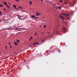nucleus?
<instances>
[{
    "mask_svg": "<svg viewBox=\"0 0 77 77\" xmlns=\"http://www.w3.org/2000/svg\"><path fill=\"white\" fill-rule=\"evenodd\" d=\"M62 31L63 32H65L66 31V28L64 26H63V28L62 29Z\"/></svg>",
    "mask_w": 77,
    "mask_h": 77,
    "instance_id": "obj_1",
    "label": "nucleus"
},
{
    "mask_svg": "<svg viewBox=\"0 0 77 77\" xmlns=\"http://www.w3.org/2000/svg\"><path fill=\"white\" fill-rule=\"evenodd\" d=\"M61 15H63L65 16H66V17H68L69 15V14H65V13H61Z\"/></svg>",
    "mask_w": 77,
    "mask_h": 77,
    "instance_id": "obj_2",
    "label": "nucleus"
},
{
    "mask_svg": "<svg viewBox=\"0 0 77 77\" xmlns=\"http://www.w3.org/2000/svg\"><path fill=\"white\" fill-rule=\"evenodd\" d=\"M74 4H75V1H73V3L72 4H71L70 5V7L73 6H74V5H74Z\"/></svg>",
    "mask_w": 77,
    "mask_h": 77,
    "instance_id": "obj_3",
    "label": "nucleus"
},
{
    "mask_svg": "<svg viewBox=\"0 0 77 77\" xmlns=\"http://www.w3.org/2000/svg\"><path fill=\"white\" fill-rule=\"evenodd\" d=\"M35 15L36 16H39L41 15V13H39L38 12L36 13H35Z\"/></svg>",
    "mask_w": 77,
    "mask_h": 77,
    "instance_id": "obj_4",
    "label": "nucleus"
},
{
    "mask_svg": "<svg viewBox=\"0 0 77 77\" xmlns=\"http://www.w3.org/2000/svg\"><path fill=\"white\" fill-rule=\"evenodd\" d=\"M15 29L16 30H18V31H21V30L20 29V28H19L17 27H16Z\"/></svg>",
    "mask_w": 77,
    "mask_h": 77,
    "instance_id": "obj_5",
    "label": "nucleus"
},
{
    "mask_svg": "<svg viewBox=\"0 0 77 77\" xmlns=\"http://www.w3.org/2000/svg\"><path fill=\"white\" fill-rule=\"evenodd\" d=\"M7 20H3V22L4 23H7V22L6 21H7Z\"/></svg>",
    "mask_w": 77,
    "mask_h": 77,
    "instance_id": "obj_6",
    "label": "nucleus"
},
{
    "mask_svg": "<svg viewBox=\"0 0 77 77\" xmlns=\"http://www.w3.org/2000/svg\"><path fill=\"white\" fill-rule=\"evenodd\" d=\"M19 8H20V9H22V7H21L19 6L17 8V10H18V9H19Z\"/></svg>",
    "mask_w": 77,
    "mask_h": 77,
    "instance_id": "obj_7",
    "label": "nucleus"
},
{
    "mask_svg": "<svg viewBox=\"0 0 77 77\" xmlns=\"http://www.w3.org/2000/svg\"><path fill=\"white\" fill-rule=\"evenodd\" d=\"M52 5L53 6H54V7H57V6H56V5L55 4H52Z\"/></svg>",
    "mask_w": 77,
    "mask_h": 77,
    "instance_id": "obj_8",
    "label": "nucleus"
},
{
    "mask_svg": "<svg viewBox=\"0 0 77 77\" xmlns=\"http://www.w3.org/2000/svg\"><path fill=\"white\" fill-rule=\"evenodd\" d=\"M60 17L61 19H62L63 20V17H62V16H61L60 15Z\"/></svg>",
    "mask_w": 77,
    "mask_h": 77,
    "instance_id": "obj_9",
    "label": "nucleus"
},
{
    "mask_svg": "<svg viewBox=\"0 0 77 77\" xmlns=\"http://www.w3.org/2000/svg\"><path fill=\"white\" fill-rule=\"evenodd\" d=\"M6 6L7 7V8H8V9H10V6L8 5H6Z\"/></svg>",
    "mask_w": 77,
    "mask_h": 77,
    "instance_id": "obj_10",
    "label": "nucleus"
},
{
    "mask_svg": "<svg viewBox=\"0 0 77 77\" xmlns=\"http://www.w3.org/2000/svg\"><path fill=\"white\" fill-rule=\"evenodd\" d=\"M4 4V5H5V6H6V5H7V2H3Z\"/></svg>",
    "mask_w": 77,
    "mask_h": 77,
    "instance_id": "obj_11",
    "label": "nucleus"
},
{
    "mask_svg": "<svg viewBox=\"0 0 77 77\" xmlns=\"http://www.w3.org/2000/svg\"><path fill=\"white\" fill-rule=\"evenodd\" d=\"M14 44L16 45H18V44H17V42H16V43H15V42H14Z\"/></svg>",
    "mask_w": 77,
    "mask_h": 77,
    "instance_id": "obj_12",
    "label": "nucleus"
},
{
    "mask_svg": "<svg viewBox=\"0 0 77 77\" xmlns=\"http://www.w3.org/2000/svg\"><path fill=\"white\" fill-rule=\"evenodd\" d=\"M13 29L12 28H11V26H10L9 28L8 29V30H12Z\"/></svg>",
    "mask_w": 77,
    "mask_h": 77,
    "instance_id": "obj_13",
    "label": "nucleus"
},
{
    "mask_svg": "<svg viewBox=\"0 0 77 77\" xmlns=\"http://www.w3.org/2000/svg\"><path fill=\"white\" fill-rule=\"evenodd\" d=\"M35 44H36L37 45H38V43H35L33 44V45H35Z\"/></svg>",
    "mask_w": 77,
    "mask_h": 77,
    "instance_id": "obj_14",
    "label": "nucleus"
},
{
    "mask_svg": "<svg viewBox=\"0 0 77 77\" xmlns=\"http://www.w3.org/2000/svg\"><path fill=\"white\" fill-rule=\"evenodd\" d=\"M29 3L30 4V5H31L32 4V2L30 1Z\"/></svg>",
    "mask_w": 77,
    "mask_h": 77,
    "instance_id": "obj_15",
    "label": "nucleus"
},
{
    "mask_svg": "<svg viewBox=\"0 0 77 77\" xmlns=\"http://www.w3.org/2000/svg\"><path fill=\"white\" fill-rule=\"evenodd\" d=\"M3 5H0V7L1 8H2V7H3Z\"/></svg>",
    "mask_w": 77,
    "mask_h": 77,
    "instance_id": "obj_16",
    "label": "nucleus"
},
{
    "mask_svg": "<svg viewBox=\"0 0 77 77\" xmlns=\"http://www.w3.org/2000/svg\"><path fill=\"white\" fill-rule=\"evenodd\" d=\"M13 7H14V9H16V5H14Z\"/></svg>",
    "mask_w": 77,
    "mask_h": 77,
    "instance_id": "obj_17",
    "label": "nucleus"
},
{
    "mask_svg": "<svg viewBox=\"0 0 77 77\" xmlns=\"http://www.w3.org/2000/svg\"><path fill=\"white\" fill-rule=\"evenodd\" d=\"M57 34H59V35L60 34V33H59V31H57Z\"/></svg>",
    "mask_w": 77,
    "mask_h": 77,
    "instance_id": "obj_18",
    "label": "nucleus"
},
{
    "mask_svg": "<svg viewBox=\"0 0 77 77\" xmlns=\"http://www.w3.org/2000/svg\"><path fill=\"white\" fill-rule=\"evenodd\" d=\"M58 8L60 9H61V7H60V6H59Z\"/></svg>",
    "mask_w": 77,
    "mask_h": 77,
    "instance_id": "obj_19",
    "label": "nucleus"
},
{
    "mask_svg": "<svg viewBox=\"0 0 77 77\" xmlns=\"http://www.w3.org/2000/svg\"><path fill=\"white\" fill-rule=\"evenodd\" d=\"M32 18H35V15H32Z\"/></svg>",
    "mask_w": 77,
    "mask_h": 77,
    "instance_id": "obj_20",
    "label": "nucleus"
},
{
    "mask_svg": "<svg viewBox=\"0 0 77 77\" xmlns=\"http://www.w3.org/2000/svg\"><path fill=\"white\" fill-rule=\"evenodd\" d=\"M63 23H65V24H66L67 22H63Z\"/></svg>",
    "mask_w": 77,
    "mask_h": 77,
    "instance_id": "obj_21",
    "label": "nucleus"
},
{
    "mask_svg": "<svg viewBox=\"0 0 77 77\" xmlns=\"http://www.w3.org/2000/svg\"><path fill=\"white\" fill-rule=\"evenodd\" d=\"M17 42H18V43H19L20 42H19V41H18V40H17Z\"/></svg>",
    "mask_w": 77,
    "mask_h": 77,
    "instance_id": "obj_22",
    "label": "nucleus"
},
{
    "mask_svg": "<svg viewBox=\"0 0 77 77\" xmlns=\"http://www.w3.org/2000/svg\"><path fill=\"white\" fill-rule=\"evenodd\" d=\"M4 11H6V9H5V8H4Z\"/></svg>",
    "mask_w": 77,
    "mask_h": 77,
    "instance_id": "obj_23",
    "label": "nucleus"
},
{
    "mask_svg": "<svg viewBox=\"0 0 77 77\" xmlns=\"http://www.w3.org/2000/svg\"><path fill=\"white\" fill-rule=\"evenodd\" d=\"M43 26H44V28H45L46 27V26L44 25Z\"/></svg>",
    "mask_w": 77,
    "mask_h": 77,
    "instance_id": "obj_24",
    "label": "nucleus"
},
{
    "mask_svg": "<svg viewBox=\"0 0 77 77\" xmlns=\"http://www.w3.org/2000/svg\"><path fill=\"white\" fill-rule=\"evenodd\" d=\"M0 15H2V11H0Z\"/></svg>",
    "mask_w": 77,
    "mask_h": 77,
    "instance_id": "obj_25",
    "label": "nucleus"
},
{
    "mask_svg": "<svg viewBox=\"0 0 77 77\" xmlns=\"http://www.w3.org/2000/svg\"><path fill=\"white\" fill-rule=\"evenodd\" d=\"M42 42H44V41H45V40H42Z\"/></svg>",
    "mask_w": 77,
    "mask_h": 77,
    "instance_id": "obj_26",
    "label": "nucleus"
},
{
    "mask_svg": "<svg viewBox=\"0 0 77 77\" xmlns=\"http://www.w3.org/2000/svg\"><path fill=\"white\" fill-rule=\"evenodd\" d=\"M18 18H19V19H20V17H19V16H18Z\"/></svg>",
    "mask_w": 77,
    "mask_h": 77,
    "instance_id": "obj_27",
    "label": "nucleus"
},
{
    "mask_svg": "<svg viewBox=\"0 0 77 77\" xmlns=\"http://www.w3.org/2000/svg\"><path fill=\"white\" fill-rule=\"evenodd\" d=\"M5 48L6 50H7V47L6 46H5Z\"/></svg>",
    "mask_w": 77,
    "mask_h": 77,
    "instance_id": "obj_28",
    "label": "nucleus"
},
{
    "mask_svg": "<svg viewBox=\"0 0 77 77\" xmlns=\"http://www.w3.org/2000/svg\"><path fill=\"white\" fill-rule=\"evenodd\" d=\"M17 2H19V0H15Z\"/></svg>",
    "mask_w": 77,
    "mask_h": 77,
    "instance_id": "obj_29",
    "label": "nucleus"
},
{
    "mask_svg": "<svg viewBox=\"0 0 77 77\" xmlns=\"http://www.w3.org/2000/svg\"><path fill=\"white\" fill-rule=\"evenodd\" d=\"M62 2V0H61L60 1V2Z\"/></svg>",
    "mask_w": 77,
    "mask_h": 77,
    "instance_id": "obj_30",
    "label": "nucleus"
},
{
    "mask_svg": "<svg viewBox=\"0 0 77 77\" xmlns=\"http://www.w3.org/2000/svg\"><path fill=\"white\" fill-rule=\"evenodd\" d=\"M37 18H38V17H35V19H36Z\"/></svg>",
    "mask_w": 77,
    "mask_h": 77,
    "instance_id": "obj_31",
    "label": "nucleus"
},
{
    "mask_svg": "<svg viewBox=\"0 0 77 77\" xmlns=\"http://www.w3.org/2000/svg\"><path fill=\"white\" fill-rule=\"evenodd\" d=\"M53 8H54V9H56V8H54V7Z\"/></svg>",
    "mask_w": 77,
    "mask_h": 77,
    "instance_id": "obj_32",
    "label": "nucleus"
},
{
    "mask_svg": "<svg viewBox=\"0 0 77 77\" xmlns=\"http://www.w3.org/2000/svg\"><path fill=\"white\" fill-rule=\"evenodd\" d=\"M35 35H37L36 34V32L35 33Z\"/></svg>",
    "mask_w": 77,
    "mask_h": 77,
    "instance_id": "obj_33",
    "label": "nucleus"
},
{
    "mask_svg": "<svg viewBox=\"0 0 77 77\" xmlns=\"http://www.w3.org/2000/svg\"><path fill=\"white\" fill-rule=\"evenodd\" d=\"M5 30H8V29H5Z\"/></svg>",
    "mask_w": 77,
    "mask_h": 77,
    "instance_id": "obj_34",
    "label": "nucleus"
},
{
    "mask_svg": "<svg viewBox=\"0 0 77 77\" xmlns=\"http://www.w3.org/2000/svg\"><path fill=\"white\" fill-rule=\"evenodd\" d=\"M31 40V38H29V41H30Z\"/></svg>",
    "mask_w": 77,
    "mask_h": 77,
    "instance_id": "obj_35",
    "label": "nucleus"
},
{
    "mask_svg": "<svg viewBox=\"0 0 77 77\" xmlns=\"http://www.w3.org/2000/svg\"><path fill=\"white\" fill-rule=\"evenodd\" d=\"M32 38H33L32 37H32H31V39H32Z\"/></svg>",
    "mask_w": 77,
    "mask_h": 77,
    "instance_id": "obj_36",
    "label": "nucleus"
},
{
    "mask_svg": "<svg viewBox=\"0 0 77 77\" xmlns=\"http://www.w3.org/2000/svg\"><path fill=\"white\" fill-rule=\"evenodd\" d=\"M2 21V20H0V22H1Z\"/></svg>",
    "mask_w": 77,
    "mask_h": 77,
    "instance_id": "obj_37",
    "label": "nucleus"
},
{
    "mask_svg": "<svg viewBox=\"0 0 77 77\" xmlns=\"http://www.w3.org/2000/svg\"><path fill=\"white\" fill-rule=\"evenodd\" d=\"M67 20H69V19H68V18H67Z\"/></svg>",
    "mask_w": 77,
    "mask_h": 77,
    "instance_id": "obj_38",
    "label": "nucleus"
},
{
    "mask_svg": "<svg viewBox=\"0 0 77 77\" xmlns=\"http://www.w3.org/2000/svg\"><path fill=\"white\" fill-rule=\"evenodd\" d=\"M65 3H66V4H67V3H66V2H65Z\"/></svg>",
    "mask_w": 77,
    "mask_h": 77,
    "instance_id": "obj_39",
    "label": "nucleus"
},
{
    "mask_svg": "<svg viewBox=\"0 0 77 77\" xmlns=\"http://www.w3.org/2000/svg\"><path fill=\"white\" fill-rule=\"evenodd\" d=\"M8 4H9L10 5H11V4L9 3H8Z\"/></svg>",
    "mask_w": 77,
    "mask_h": 77,
    "instance_id": "obj_40",
    "label": "nucleus"
},
{
    "mask_svg": "<svg viewBox=\"0 0 77 77\" xmlns=\"http://www.w3.org/2000/svg\"><path fill=\"white\" fill-rule=\"evenodd\" d=\"M10 48H12V47L11 46H10Z\"/></svg>",
    "mask_w": 77,
    "mask_h": 77,
    "instance_id": "obj_41",
    "label": "nucleus"
},
{
    "mask_svg": "<svg viewBox=\"0 0 77 77\" xmlns=\"http://www.w3.org/2000/svg\"><path fill=\"white\" fill-rule=\"evenodd\" d=\"M43 33H44V32H42V34H43Z\"/></svg>",
    "mask_w": 77,
    "mask_h": 77,
    "instance_id": "obj_42",
    "label": "nucleus"
},
{
    "mask_svg": "<svg viewBox=\"0 0 77 77\" xmlns=\"http://www.w3.org/2000/svg\"><path fill=\"white\" fill-rule=\"evenodd\" d=\"M42 2V0H41Z\"/></svg>",
    "mask_w": 77,
    "mask_h": 77,
    "instance_id": "obj_43",
    "label": "nucleus"
},
{
    "mask_svg": "<svg viewBox=\"0 0 77 77\" xmlns=\"http://www.w3.org/2000/svg\"><path fill=\"white\" fill-rule=\"evenodd\" d=\"M9 44H11V43H9Z\"/></svg>",
    "mask_w": 77,
    "mask_h": 77,
    "instance_id": "obj_44",
    "label": "nucleus"
},
{
    "mask_svg": "<svg viewBox=\"0 0 77 77\" xmlns=\"http://www.w3.org/2000/svg\"><path fill=\"white\" fill-rule=\"evenodd\" d=\"M18 25H19V24H18Z\"/></svg>",
    "mask_w": 77,
    "mask_h": 77,
    "instance_id": "obj_45",
    "label": "nucleus"
},
{
    "mask_svg": "<svg viewBox=\"0 0 77 77\" xmlns=\"http://www.w3.org/2000/svg\"><path fill=\"white\" fill-rule=\"evenodd\" d=\"M18 25H19V24H18Z\"/></svg>",
    "mask_w": 77,
    "mask_h": 77,
    "instance_id": "obj_46",
    "label": "nucleus"
},
{
    "mask_svg": "<svg viewBox=\"0 0 77 77\" xmlns=\"http://www.w3.org/2000/svg\"><path fill=\"white\" fill-rule=\"evenodd\" d=\"M0 54H1V53L0 52Z\"/></svg>",
    "mask_w": 77,
    "mask_h": 77,
    "instance_id": "obj_47",
    "label": "nucleus"
},
{
    "mask_svg": "<svg viewBox=\"0 0 77 77\" xmlns=\"http://www.w3.org/2000/svg\"><path fill=\"white\" fill-rule=\"evenodd\" d=\"M35 21H37V20H35Z\"/></svg>",
    "mask_w": 77,
    "mask_h": 77,
    "instance_id": "obj_48",
    "label": "nucleus"
},
{
    "mask_svg": "<svg viewBox=\"0 0 77 77\" xmlns=\"http://www.w3.org/2000/svg\"><path fill=\"white\" fill-rule=\"evenodd\" d=\"M14 53H15V52Z\"/></svg>",
    "mask_w": 77,
    "mask_h": 77,
    "instance_id": "obj_49",
    "label": "nucleus"
}]
</instances>
